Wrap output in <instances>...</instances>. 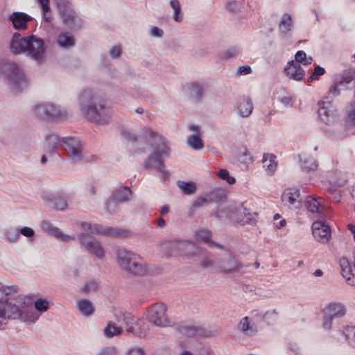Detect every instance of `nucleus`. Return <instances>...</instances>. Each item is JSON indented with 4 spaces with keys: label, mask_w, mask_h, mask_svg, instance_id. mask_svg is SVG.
I'll return each mask as SVG.
<instances>
[{
    "label": "nucleus",
    "mask_w": 355,
    "mask_h": 355,
    "mask_svg": "<svg viewBox=\"0 0 355 355\" xmlns=\"http://www.w3.org/2000/svg\"><path fill=\"white\" fill-rule=\"evenodd\" d=\"M79 311L84 315H92L94 311V307L92 303L88 300H81L78 304Z\"/></svg>",
    "instance_id": "e433bc0d"
},
{
    "label": "nucleus",
    "mask_w": 355,
    "mask_h": 355,
    "mask_svg": "<svg viewBox=\"0 0 355 355\" xmlns=\"http://www.w3.org/2000/svg\"><path fill=\"white\" fill-rule=\"evenodd\" d=\"M23 306L19 308L8 301L0 302V329L3 327L8 319L21 318L23 316Z\"/></svg>",
    "instance_id": "1a4fd4ad"
},
{
    "label": "nucleus",
    "mask_w": 355,
    "mask_h": 355,
    "mask_svg": "<svg viewBox=\"0 0 355 355\" xmlns=\"http://www.w3.org/2000/svg\"><path fill=\"white\" fill-rule=\"evenodd\" d=\"M122 331V327H118L115 323L112 322H109L103 330L104 335L107 338H112L115 336L120 335Z\"/></svg>",
    "instance_id": "c9c22d12"
},
{
    "label": "nucleus",
    "mask_w": 355,
    "mask_h": 355,
    "mask_svg": "<svg viewBox=\"0 0 355 355\" xmlns=\"http://www.w3.org/2000/svg\"><path fill=\"white\" fill-rule=\"evenodd\" d=\"M19 234L26 236V237H32L35 234L34 230L28 227H24L19 230Z\"/></svg>",
    "instance_id": "5fc2aeb1"
},
{
    "label": "nucleus",
    "mask_w": 355,
    "mask_h": 355,
    "mask_svg": "<svg viewBox=\"0 0 355 355\" xmlns=\"http://www.w3.org/2000/svg\"><path fill=\"white\" fill-rule=\"evenodd\" d=\"M293 27L291 16L286 13L283 15L279 24V29L282 33H286L291 30Z\"/></svg>",
    "instance_id": "4c0bfd02"
},
{
    "label": "nucleus",
    "mask_w": 355,
    "mask_h": 355,
    "mask_svg": "<svg viewBox=\"0 0 355 355\" xmlns=\"http://www.w3.org/2000/svg\"><path fill=\"white\" fill-rule=\"evenodd\" d=\"M116 318L118 327H121L122 329L125 328L128 332L133 331L135 319L130 313L120 311L116 313Z\"/></svg>",
    "instance_id": "4be33fe9"
},
{
    "label": "nucleus",
    "mask_w": 355,
    "mask_h": 355,
    "mask_svg": "<svg viewBox=\"0 0 355 355\" xmlns=\"http://www.w3.org/2000/svg\"><path fill=\"white\" fill-rule=\"evenodd\" d=\"M35 309L40 313L46 311L49 308V302L45 299H38L34 303Z\"/></svg>",
    "instance_id": "a18cd8bd"
},
{
    "label": "nucleus",
    "mask_w": 355,
    "mask_h": 355,
    "mask_svg": "<svg viewBox=\"0 0 355 355\" xmlns=\"http://www.w3.org/2000/svg\"><path fill=\"white\" fill-rule=\"evenodd\" d=\"M211 195L212 194H210V196L209 198L199 197L195 202H193L192 205L193 208L196 209L214 201V200L211 197Z\"/></svg>",
    "instance_id": "de8ad7c7"
},
{
    "label": "nucleus",
    "mask_w": 355,
    "mask_h": 355,
    "mask_svg": "<svg viewBox=\"0 0 355 355\" xmlns=\"http://www.w3.org/2000/svg\"><path fill=\"white\" fill-rule=\"evenodd\" d=\"M177 329L181 334L188 337H201L206 334L205 329L200 326L182 324H179Z\"/></svg>",
    "instance_id": "aec40b11"
},
{
    "label": "nucleus",
    "mask_w": 355,
    "mask_h": 355,
    "mask_svg": "<svg viewBox=\"0 0 355 355\" xmlns=\"http://www.w3.org/2000/svg\"><path fill=\"white\" fill-rule=\"evenodd\" d=\"M79 105L83 116L91 122L104 124L110 118L111 112L107 101L91 89L81 92Z\"/></svg>",
    "instance_id": "f257e3e1"
},
{
    "label": "nucleus",
    "mask_w": 355,
    "mask_h": 355,
    "mask_svg": "<svg viewBox=\"0 0 355 355\" xmlns=\"http://www.w3.org/2000/svg\"><path fill=\"white\" fill-rule=\"evenodd\" d=\"M78 239L81 245H83L90 254L96 257L98 259H102L104 257L105 251L98 241L84 233L80 234Z\"/></svg>",
    "instance_id": "f8f14e48"
},
{
    "label": "nucleus",
    "mask_w": 355,
    "mask_h": 355,
    "mask_svg": "<svg viewBox=\"0 0 355 355\" xmlns=\"http://www.w3.org/2000/svg\"><path fill=\"white\" fill-rule=\"evenodd\" d=\"M189 130L196 132V134L188 136L187 144L194 150H200L203 148V142L200 137V129L196 125L189 126Z\"/></svg>",
    "instance_id": "393cba45"
},
{
    "label": "nucleus",
    "mask_w": 355,
    "mask_h": 355,
    "mask_svg": "<svg viewBox=\"0 0 355 355\" xmlns=\"http://www.w3.org/2000/svg\"><path fill=\"white\" fill-rule=\"evenodd\" d=\"M178 254L191 257V250L194 248V243L187 241H173L171 243Z\"/></svg>",
    "instance_id": "b1692460"
},
{
    "label": "nucleus",
    "mask_w": 355,
    "mask_h": 355,
    "mask_svg": "<svg viewBox=\"0 0 355 355\" xmlns=\"http://www.w3.org/2000/svg\"><path fill=\"white\" fill-rule=\"evenodd\" d=\"M306 54L304 51H298L296 53H295V62H297L300 64V62L304 64V60L306 59Z\"/></svg>",
    "instance_id": "6e6d98bb"
},
{
    "label": "nucleus",
    "mask_w": 355,
    "mask_h": 355,
    "mask_svg": "<svg viewBox=\"0 0 355 355\" xmlns=\"http://www.w3.org/2000/svg\"><path fill=\"white\" fill-rule=\"evenodd\" d=\"M144 136L150 142L152 150L142 163V167L146 170L155 168L162 175L164 179H168L169 172L164 168L163 158L169 156V147L165 138L157 135L150 128L144 130Z\"/></svg>",
    "instance_id": "f03ea898"
},
{
    "label": "nucleus",
    "mask_w": 355,
    "mask_h": 355,
    "mask_svg": "<svg viewBox=\"0 0 355 355\" xmlns=\"http://www.w3.org/2000/svg\"><path fill=\"white\" fill-rule=\"evenodd\" d=\"M325 71L324 68L321 67L320 66H316L313 71V76H315L317 78L318 76H322L324 73Z\"/></svg>",
    "instance_id": "69168bd1"
},
{
    "label": "nucleus",
    "mask_w": 355,
    "mask_h": 355,
    "mask_svg": "<svg viewBox=\"0 0 355 355\" xmlns=\"http://www.w3.org/2000/svg\"><path fill=\"white\" fill-rule=\"evenodd\" d=\"M80 227L83 230H87L91 233L106 235L114 237H123L126 236L124 230L112 228L111 227H103L99 225H92L87 222H81Z\"/></svg>",
    "instance_id": "9b49d317"
},
{
    "label": "nucleus",
    "mask_w": 355,
    "mask_h": 355,
    "mask_svg": "<svg viewBox=\"0 0 355 355\" xmlns=\"http://www.w3.org/2000/svg\"><path fill=\"white\" fill-rule=\"evenodd\" d=\"M239 49L236 47H232L229 50L225 51L222 55V58L225 60H227L230 58H232L239 53Z\"/></svg>",
    "instance_id": "3c124183"
},
{
    "label": "nucleus",
    "mask_w": 355,
    "mask_h": 355,
    "mask_svg": "<svg viewBox=\"0 0 355 355\" xmlns=\"http://www.w3.org/2000/svg\"><path fill=\"white\" fill-rule=\"evenodd\" d=\"M19 230L10 229L6 232V236L10 242H16L19 238Z\"/></svg>",
    "instance_id": "09e8293b"
},
{
    "label": "nucleus",
    "mask_w": 355,
    "mask_h": 355,
    "mask_svg": "<svg viewBox=\"0 0 355 355\" xmlns=\"http://www.w3.org/2000/svg\"><path fill=\"white\" fill-rule=\"evenodd\" d=\"M132 197L130 188L121 187L120 189L112 192L110 199L116 203H123L129 201Z\"/></svg>",
    "instance_id": "5701e85b"
},
{
    "label": "nucleus",
    "mask_w": 355,
    "mask_h": 355,
    "mask_svg": "<svg viewBox=\"0 0 355 355\" xmlns=\"http://www.w3.org/2000/svg\"><path fill=\"white\" fill-rule=\"evenodd\" d=\"M282 200L284 205L290 209H299L302 207V198L300 191L295 188L286 189L282 195Z\"/></svg>",
    "instance_id": "4468645a"
},
{
    "label": "nucleus",
    "mask_w": 355,
    "mask_h": 355,
    "mask_svg": "<svg viewBox=\"0 0 355 355\" xmlns=\"http://www.w3.org/2000/svg\"><path fill=\"white\" fill-rule=\"evenodd\" d=\"M57 42L62 47H69L74 44L73 37L65 33H61L58 35Z\"/></svg>",
    "instance_id": "79ce46f5"
},
{
    "label": "nucleus",
    "mask_w": 355,
    "mask_h": 355,
    "mask_svg": "<svg viewBox=\"0 0 355 355\" xmlns=\"http://www.w3.org/2000/svg\"><path fill=\"white\" fill-rule=\"evenodd\" d=\"M10 49L15 53H24L37 62H42L46 48L42 39L34 35L21 37L16 33L12 37Z\"/></svg>",
    "instance_id": "7ed1b4c3"
},
{
    "label": "nucleus",
    "mask_w": 355,
    "mask_h": 355,
    "mask_svg": "<svg viewBox=\"0 0 355 355\" xmlns=\"http://www.w3.org/2000/svg\"><path fill=\"white\" fill-rule=\"evenodd\" d=\"M227 7L230 11L236 12L239 9V3L236 1L230 2Z\"/></svg>",
    "instance_id": "774afa93"
},
{
    "label": "nucleus",
    "mask_w": 355,
    "mask_h": 355,
    "mask_svg": "<svg viewBox=\"0 0 355 355\" xmlns=\"http://www.w3.org/2000/svg\"><path fill=\"white\" fill-rule=\"evenodd\" d=\"M116 256L119 266L129 275L142 276L146 274V266L139 255L125 248H120L116 251Z\"/></svg>",
    "instance_id": "20e7f679"
},
{
    "label": "nucleus",
    "mask_w": 355,
    "mask_h": 355,
    "mask_svg": "<svg viewBox=\"0 0 355 355\" xmlns=\"http://www.w3.org/2000/svg\"><path fill=\"white\" fill-rule=\"evenodd\" d=\"M171 7L174 10L173 19L175 21L180 22L182 20V16L181 15V8L178 0H171Z\"/></svg>",
    "instance_id": "c03bdc74"
},
{
    "label": "nucleus",
    "mask_w": 355,
    "mask_h": 355,
    "mask_svg": "<svg viewBox=\"0 0 355 355\" xmlns=\"http://www.w3.org/2000/svg\"><path fill=\"white\" fill-rule=\"evenodd\" d=\"M236 222L241 225L245 224H254L255 219L253 214L249 212L246 208L239 210V216L236 219Z\"/></svg>",
    "instance_id": "7c9ffc66"
},
{
    "label": "nucleus",
    "mask_w": 355,
    "mask_h": 355,
    "mask_svg": "<svg viewBox=\"0 0 355 355\" xmlns=\"http://www.w3.org/2000/svg\"><path fill=\"white\" fill-rule=\"evenodd\" d=\"M23 316L21 318L26 322H34L38 319V315L34 312L32 307L23 306Z\"/></svg>",
    "instance_id": "ea45409f"
},
{
    "label": "nucleus",
    "mask_w": 355,
    "mask_h": 355,
    "mask_svg": "<svg viewBox=\"0 0 355 355\" xmlns=\"http://www.w3.org/2000/svg\"><path fill=\"white\" fill-rule=\"evenodd\" d=\"M62 143V138L60 139L55 134H51L46 135L44 146L50 153H53Z\"/></svg>",
    "instance_id": "2f4dec72"
},
{
    "label": "nucleus",
    "mask_w": 355,
    "mask_h": 355,
    "mask_svg": "<svg viewBox=\"0 0 355 355\" xmlns=\"http://www.w3.org/2000/svg\"><path fill=\"white\" fill-rule=\"evenodd\" d=\"M166 306L163 303H156L147 310L148 320L157 327H166L171 325V322L166 315Z\"/></svg>",
    "instance_id": "6e6552de"
},
{
    "label": "nucleus",
    "mask_w": 355,
    "mask_h": 355,
    "mask_svg": "<svg viewBox=\"0 0 355 355\" xmlns=\"http://www.w3.org/2000/svg\"><path fill=\"white\" fill-rule=\"evenodd\" d=\"M242 268L243 263L232 256L218 261V269L221 273L232 274L238 272Z\"/></svg>",
    "instance_id": "2eb2a0df"
},
{
    "label": "nucleus",
    "mask_w": 355,
    "mask_h": 355,
    "mask_svg": "<svg viewBox=\"0 0 355 355\" xmlns=\"http://www.w3.org/2000/svg\"><path fill=\"white\" fill-rule=\"evenodd\" d=\"M41 226L44 231L59 239L62 241L75 240V237L73 236L63 234L58 228L54 227L47 220H42Z\"/></svg>",
    "instance_id": "412c9836"
},
{
    "label": "nucleus",
    "mask_w": 355,
    "mask_h": 355,
    "mask_svg": "<svg viewBox=\"0 0 355 355\" xmlns=\"http://www.w3.org/2000/svg\"><path fill=\"white\" fill-rule=\"evenodd\" d=\"M345 92L349 98H355V71L349 70L343 73L340 80L336 82L329 88V92L334 96Z\"/></svg>",
    "instance_id": "423d86ee"
},
{
    "label": "nucleus",
    "mask_w": 355,
    "mask_h": 355,
    "mask_svg": "<svg viewBox=\"0 0 355 355\" xmlns=\"http://www.w3.org/2000/svg\"><path fill=\"white\" fill-rule=\"evenodd\" d=\"M214 266V261L212 259L206 257L200 261V266L203 269L211 268Z\"/></svg>",
    "instance_id": "864d4df0"
},
{
    "label": "nucleus",
    "mask_w": 355,
    "mask_h": 355,
    "mask_svg": "<svg viewBox=\"0 0 355 355\" xmlns=\"http://www.w3.org/2000/svg\"><path fill=\"white\" fill-rule=\"evenodd\" d=\"M178 186L180 189L182 190L184 194L190 195L196 191V184L193 182H184V181H178Z\"/></svg>",
    "instance_id": "a19ab883"
},
{
    "label": "nucleus",
    "mask_w": 355,
    "mask_h": 355,
    "mask_svg": "<svg viewBox=\"0 0 355 355\" xmlns=\"http://www.w3.org/2000/svg\"><path fill=\"white\" fill-rule=\"evenodd\" d=\"M121 49L119 46H114L110 51V55L113 58L119 57L121 54Z\"/></svg>",
    "instance_id": "052dcab7"
},
{
    "label": "nucleus",
    "mask_w": 355,
    "mask_h": 355,
    "mask_svg": "<svg viewBox=\"0 0 355 355\" xmlns=\"http://www.w3.org/2000/svg\"><path fill=\"white\" fill-rule=\"evenodd\" d=\"M333 319V318L324 313L323 317L322 327L327 330L330 329L331 328Z\"/></svg>",
    "instance_id": "603ef678"
},
{
    "label": "nucleus",
    "mask_w": 355,
    "mask_h": 355,
    "mask_svg": "<svg viewBox=\"0 0 355 355\" xmlns=\"http://www.w3.org/2000/svg\"><path fill=\"white\" fill-rule=\"evenodd\" d=\"M46 203L49 208L58 210H63L67 205L66 200L60 197H54L48 199Z\"/></svg>",
    "instance_id": "f704fd0d"
},
{
    "label": "nucleus",
    "mask_w": 355,
    "mask_h": 355,
    "mask_svg": "<svg viewBox=\"0 0 355 355\" xmlns=\"http://www.w3.org/2000/svg\"><path fill=\"white\" fill-rule=\"evenodd\" d=\"M324 313L333 318H341L345 315L346 309L340 302H331L325 307Z\"/></svg>",
    "instance_id": "a878e982"
},
{
    "label": "nucleus",
    "mask_w": 355,
    "mask_h": 355,
    "mask_svg": "<svg viewBox=\"0 0 355 355\" xmlns=\"http://www.w3.org/2000/svg\"><path fill=\"white\" fill-rule=\"evenodd\" d=\"M189 90L190 92L191 96L193 98L195 101H198L201 99L203 95V88L202 86L198 83H193L189 87Z\"/></svg>",
    "instance_id": "58836bf2"
},
{
    "label": "nucleus",
    "mask_w": 355,
    "mask_h": 355,
    "mask_svg": "<svg viewBox=\"0 0 355 355\" xmlns=\"http://www.w3.org/2000/svg\"><path fill=\"white\" fill-rule=\"evenodd\" d=\"M0 75L15 89L22 87L26 83V79L23 69L12 60H8L1 62Z\"/></svg>",
    "instance_id": "39448f33"
},
{
    "label": "nucleus",
    "mask_w": 355,
    "mask_h": 355,
    "mask_svg": "<svg viewBox=\"0 0 355 355\" xmlns=\"http://www.w3.org/2000/svg\"><path fill=\"white\" fill-rule=\"evenodd\" d=\"M218 176L223 180H226L227 182L230 184H232L235 182V178L234 177H232V176H230V174H229V172L226 169H220L218 172Z\"/></svg>",
    "instance_id": "49530a36"
},
{
    "label": "nucleus",
    "mask_w": 355,
    "mask_h": 355,
    "mask_svg": "<svg viewBox=\"0 0 355 355\" xmlns=\"http://www.w3.org/2000/svg\"><path fill=\"white\" fill-rule=\"evenodd\" d=\"M62 144L65 154L72 162H77L83 158L80 140L74 137H63Z\"/></svg>",
    "instance_id": "9d476101"
},
{
    "label": "nucleus",
    "mask_w": 355,
    "mask_h": 355,
    "mask_svg": "<svg viewBox=\"0 0 355 355\" xmlns=\"http://www.w3.org/2000/svg\"><path fill=\"white\" fill-rule=\"evenodd\" d=\"M339 264L340 266V273L342 276L345 278L347 282L349 281L352 272L349 261L347 258L343 257L340 259Z\"/></svg>",
    "instance_id": "72a5a7b5"
},
{
    "label": "nucleus",
    "mask_w": 355,
    "mask_h": 355,
    "mask_svg": "<svg viewBox=\"0 0 355 355\" xmlns=\"http://www.w3.org/2000/svg\"><path fill=\"white\" fill-rule=\"evenodd\" d=\"M314 238L319 242L326 243L331 236L330 227L321 221H315L312 225Z\"/></svg>",
    "instance_id": "f3484780"
},
{
    "label": "nucleus",
    "mask_w": 355,
    "mask_h": 355,
    "mask_svg": "<svg viewBox=\"0 0 355 355\" xmlns=\"http://www.w3.org/2000/svg\"><path fill=\"white\" fill-rule=\"evenodd\" d=\"M240 329L248 336H253L258 332L257 326L253 323L250 324L248 318L245 317L239 324Z\"/></svg>",
    "instance_id": "473e14b6"
},
{
    "label": "nucleus",
    "mask_w": 355,
    "mask_h": 355,
    "mask_svg": "<svg viewBox=\"0 0 355 355\" xmlns=\"http://www.w3.org/2000/svg\"><path fill=\"white\" fill-rule=\"evenodd\" d=\"M35 115L40 119H59L66 116L65 111L58 105L50 103H41L34 106Z\"/></svg>",
    "instance_id": "0eeeda50"
},
{
    "label": "nucleus",
    "mask_w": 355,
    "mask_h": 355,
    "mask_svg": "<svg viewBox=\"0 0 355 355\" xmlns=\"http://www.w3.org/2000/svg\"><path fill=\"white\" fill-rule=\"evenodd\" d=\"M237 71L240 74H243V75L249 74L251 72V67L248 65L240 66L237 69Z\"/></svg>",
    "instance_id": "bf43d9fd"
},
{
    "label": "nucleus",
    "mask_w": 355,
    "mask_h": 355,
    "mask_svg": "<svg viewBox=\"0 0 355 355\" xmlns=\"http://www.w3.org/2000/svg\"><path fill=\"white\" fill-rule=\"evenodd\" d=\"M276 157L272 154H264L263 157V166L268 175H272L277 166Z\"/></svg>",
    "instance_id": "c756f323"
},
{
    "label": "nucleus",
    "mask_w": 355,
    "mask_h": 355,
    "mask_svg": "<svg viewBox=\"0 0 355 355\" xmlns=\"http://www.w3.org/2000/svg\"><path fill=\"white\" fill-rule=\"evenodd\" d=\"M324 200L322 198L309 196L306 198L304 206L308 211L314 214L318 218L321 217Z\"/></svg>",
    "instance_id": "6ab92c4d"
},
{
    "label": "nucleus",
    "mask_w": 355,
    "mask_h": 355,
    "mask_svg": "<svg viewBox=\"0 0 355 355\" xmlns=\"http://www.w3.org/2000/svg\"><path fill=\"white\" fill-rule=\"evenodd\" d=\"M194 248L195 249H192V250H191V254L190 257H193L200 254H202L205 252V250L202 249L201 247L196 245L195 243H194Z\"/></svg>",
    "instance_id": "13d9d810"
},
{
    "label": "nucleus",
    "mask_w": 355,
    "mask_h": 355,
    "mask_svg": "<svg viewBox=\"0 0 355 355\" xmlns=\"http://www.w3.org/2000/svg\"><path fill=\"white\" fill-rule=\"evenodd\" d=\"M211 236V232L207 230H202L198 231L196 234V239L198 241H201L207 243L211 248L223 249V246L218 243H216L210 239Z\"/></svg>",
    "instance_id": "bb28decb"
},
{
    "label": "nucleus",
    "mask_w": 355,
    "mask_h": 355,
    "mask_svg": "<svg viewBox=\"0 0 355 355\" xmlns=\"http://www.w3.org/2000/svg\"><path fill=\"white\" fill-rule=\"evenodd\" d=\"M301 166L305 171H313L317 168L318 164L313 157L301 159Z\"/></svg>",
    "instance_id": "37998d69"
},
{
    "label": "nucleus",
    "mask_w": 355,
    "mask_h": 355,
    "mask_svg": "<svg viewBox=\"0 0 355 355\" xmlns=\"http://www.w3.org/2000/svg\"><path fill=\"white\" fill-rule=\"evenodd\" d=\"M286 76L295 80H301L305 74L304 70L302 68L300 64L294 60L288 62L284 68Z\"/></svg>",
    "instance_id": "a211bd4d"
},
{
    "label": "nucleus",
    "mask_w": 355,
    "mask_h": 355,
    "mask_svg": "<svg viewBox=\"0 0 355 355\" xmlns=\"http://www.w3.org/2000/svg\"><path fill=\"white\" fill-rule=\"evenodd\" d=\"M97 288V284L95 282H91L85 284L83 291L88 292L92 290H95Z\"/></svg>",
    "instance_id": "680f3d73"
},
{
    "label": "nucleus",
    "mask_w": 355,
    "mask_h": 355,
    "mask_svg": "<svg viewBox=\"0 0 355 355\" xmlns=\"http://www.w3.org/2000/svg\"><path fill=\"white\" fill-rule=\"evenodd\" d=\"M60 12L64 24L70 28L76 27L79 19L71 8L62 9Z\"/></svg>",
    "instance_id": "cd10ccee"
},
{
    "label": "nucleus",
    "mask_w": 355,
    "mask_h": 355,
    "mask_svg": "<svg viewBox=\"0 0 355 355\" xmlns=\"http://www.w3.org/2000/svg\"><path fill=\"white\" fill-rule=\"evenodd\" d=\"M277 315V312L276 310H272L270 311H267L263 316V319L268 321L269 322V320L270 319H274Z\"/></svg>",
    "instance_id": "4d7b16f0"
},
{
    "label": "nucleus",
    "mask_w": 355,
    "mask_h": 355,
    "mask_svg": "<svg viewBox=\"0 0 355 355\" xmlns=\"http://www.w3.org/2000/svg\"><path fill=\"white\" fill-rule=\"evenodd\" d=\"M318 115L321 121L326 124L333 123L337 116V111L329 101L318 102Z\"/></svg>",
    "instance_id": "ddd939ff"
},
{
    "label": "nucleus",
    "mask_w": 355,
    "mask_h": 355,
    "mask_svg": "<svg viewBox=\"0 0 355 355\" xmlns=\"http://www.w3.org/2000/svg\"><path fill=\"white\" fill-rule=\"evenodd\" d=\"M128 355H145L144 352L141 348L132 349L128 352Z\"/></svg>",
    "instance_id": "338daca9"
},
{
    "label": "nucleus",
    "mask_w": 355,
    "mask_h": 355,
    "mask_svg": "<svg viewBox=\"0 0 355 355\" xmlns=\"http://www.w3.org/2000/svg\"><path fill=\"white\" fill-rule=\"evenodd\" d=\"M346 338L351 345L355 347V328L349 327L347 329Z\"/></svg>",
    "instance_id": "8fccbe9b"
},
{
    "label": "nucleus",
    "mask_w": 355,
    "mask_h": 355,
    "mask_svg": "<svg viewBox=\"0 0 355 355\" xmlns=\"http://www.w3.org/2000/svg\"><path fill=\"white\" fill-rule=\"evenodd\" d=\"M58 5V8L60 9V12H61L62 9L69 8V2L67 0H55Z\"/></svg>",
    "instance_id": "e2e57ef3"
},
{
    "label": "nucleus",
    "mask_w": 355,
    "mask_h": 355,
    "mask_svg": "<svg viewBox=\"0 0 355 355\" xmlns=\"http://www.w3.org/2000/svg\"><path fill=\"white\" fill-rule=\"evenodd\" d=\"M238 113L242 117L249 116L253 110V104L251 99L248 97H243L240 100L237 106Z\"/></svg>",
    "instance_id": "c85d7f7f"
},
{
    "label": "nucleus",
    "mask_w": 355,
    "mask_h": 355,
    "mask_svg": "<svg viewBox=\"0 0 355 355\" xmlns=\"http://www.w3.org/2000/svg\"><path fill=\"white\" fill-rule=\"evenodd\" d=\"M33 18L28 14L18 11L12 12L8 17V20L12 23L13 28L17 31L26 30L28 23Z\"/></svg>",
    "instance_id": "dca6fc26"
},
{
    "label": "nucleus",
    "mask_w": 355,
    "mask_h": 355,
    "mask_svg": "<svg viewBox=\"0 0 355 355\" xmlns=\"http://www.w3.org/2000/svg\"><path fill=\"white\" fill-rule=\"evenodd\" d=\"M348 119L353 124H355V104L352 105L351 109L349 110Z\"/></svg>",
    "instance_id": "0e129e2a"
}]
</instances>
